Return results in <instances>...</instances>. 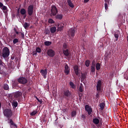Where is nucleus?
<instances>
[{
	"label": "nucleus",
	"instance_id": "nucleus-9",
	"mask_svg": "<svg viewBox=\"0 0 128 128\" xmlns=\"http://www.w3.org/2000/svg\"><path fill=\"white\" fill-rule=\"evenodd\" d=\"M85 110L88 112L89 116H90L92 112V109L88 104L85 106Z\"/></svg>",
	"mask_w": 128,
	"mask_h": 128
},
{
	"label": "nucleus",
	"instance_id": "nucleus-22",
	"mask_svg": "<svg viewBox=\"0 0 128 128\" xmlns=\"http://www.w3.org/2000/svg\"><path fill=\"white\" fill-rule=\"evenodd\" d=\"M50 32L51 34H54L56 32V27L52 26L50 28Z\"/></svg>",
	"mask_w": 128,
	"mask_h": 128
},
{
	"label": "nucleus",
	"instance_id": "nucleus-37",
	"mask_svg": "<svg viewBox=\"0 0 128 128\" xmlns=\"http://www.w3.org/2000/svg\"><path fill=\"white\" fill-rule=\"evenodd\" d=\"M23 26H24V28L26 30V28H28V26H30V24H28V22H26L23 24Z\"/></svg>",
	"mask_w": 128,
	"mask_h": 128
},
{
	"label": "nucleus",
	"instance_id": "nucleus-14",
	"mask_svg": "<svg viewBox=\"0 0 128 128\" xmlns=\"http://www.w3.org/2000/svg\"><path fill=\"white\" fill-rule=\"evenodd\" d=\"M62 52L65 56H70V51L68 49L62 50Z\"/></svg>",
	"mask_w": 128,
	"mask_h": 128
},
{
	"label": "nucleus",
	"instance_id": "nucleus-19",
	"mask_svg": "<svg viewBox=\"0 0 128 128\" xmlns=\"http://www.w3.org/2000/svg\"><path fill=\"white\" fill-rule=\"evenodd\" d=\"M86 75L84 73H81V79L80 80L82 82L84 80H86Z\"/></svg>",
	"mask_w": 128,
	"mask_h": 128
},
{
	"label": "nucleus",
	"instance_id": "nucleus-17",
	"mask_svg": "<svg viewBox=\"0 0 128 128\" xmlns=\"http://www.w3.org/2000/svg\"><path fill=\"white\" fill-rule=\"evenodd\" d=\"M18 84L20 83L18 81H13L12 82V88H16L18 86Z\"/></svg>",
	"mask_w": 128,
	"mask_h": 128
},
{
	"label": "nucleus",
	"instance_id": "nucleus-41",
	"mask_svg": "<svg viewBox=\"0 0 128 128\" xmlns=\"http://www.w3.org/2000/svg\"><path fill=\"white\" fill-rule=\"evenodd\" d=\"M36 52H38L39 54L42 52V49H40V48H36Z\"/></svg>",
	"mask_w": 128,
	"mask_h": 128
},
{
	"label": "nucleus",
	"instance_id": "nucleus-49",
	"mask_svg": "<svg viewBox=\"0 0 128 128\" xmlns=\"http://www.w3.org/2000/svg\"><path fill=\"white\" fill-rule=\"evenodd\" d=\"M105 2H108V4H110V0H104Z\"/></svg>",
	"mask_w": 128,
	"mask_h": 128
},
{
	"label": "nucleus",
	"instance_id": "nucleus-12",
	"mask_svg": "<svg viewBox=\"0 0 128 128\" xmlns=\"http://www.w3.org/2000/svg\"><path fill=\"white\" fill-rule=\"evenodd\" d=\"M73 68L76 76H78V74H80V68H78V65H75Z\"/></svg>",
	"mask_w": 128,
	"mask_h": 128
},
{
	"label": "nucleus",
	"instance_id": "nucleus-18",
	"mask_svg": "<svg viewBox=\"0 0 128 128\" xmlns=\"http://www.w3.org/2000/svg\"><path fill=\"white\" fill-rule=\"evenodd\" d=\"M22 96V94L20 92H17L14 94V98H20V96Z\"/></svg>",
	"mask_w": 128,
	"mask_h": 128
},
{
	"label": "nucleus",
	"instance_id": "nucleus-4",
	"mask_svg": "<svg viewBox=\"0 0 128 128\" xmlns=\"http://www.w3.org/2000/svg\"><path fill=\"white\" fill-rule=\"evenodd\" d=\"M18 82L20 84H28V78L26 77L20 76L18 79Z\"/></svg>",
	"mask_w": 128,
	"mask_h": 128
},
{
	"label": "nucleus",
	"instance_id": "nucleus-32",
	"mask_svg": "<svg viewBox=\"0 0 128 128\" xmlns=\"http://www.w3.org/2000/svg\"><path fill=\"white\" fill-rule=\"evenodd\" d=\"M4 90H8L10 89V88H8V84H4V86H3Z\"/></svg>",
	"mask_w": 128,
	"mask_h": 128
},
{
	"label": "nucleus",
	"instance_id": "nucleus-25",
	"mask_svg": "<svg viewBox=\"0 0 128 128\" xmlns=\"http://www.w3.org/2000/svg\"><path fill=\"white\" fill-rule=\"evenodd\" d=\"M18 38H22V40L24 39V33L22 32H20V34H18Z\"/></svg>",
	"mask_w": 128,
	"mask_h": 128
},
{
	"label": "nucleus",
	"instance_id": "nucleus-35",
	"mask_svg": "<svg viewBox=\"0 0 128 128\" xmlns=\"http://www.w3.org/2000/svg\"><path fill=\"white\" fill-rule=\"evenodd\" d=\"M96 68V70H100V63H97Z\"/></svg>",
	"mask_w": 128,
	"mask_h": 128
},
{
	"label": "nucleus",
	"instance_id": "nucleus-44",
	"mask_svg": "<svg viewBox=\"0 0 128 128\" xmlns=\"http://www.w3.org/2000/svg\"><path fill=\"white\" fill-rule=\"evenodd\" d=\"M108 2H106L104 4V8H105V10H108Z\"/></svg>",
	"mask_w": 128,
	"mask_h": 128
},
{
	"label": "nucleus",
	"instance_id": "nucleus-51",
	"mask_svg": "<svg viewBox=\"0 0 128 128\" xmlns=\"http://www.w3.org/2000/svg\"><path fill=\"white\" fill-rule=\"evenodd\" d=\"M2 60L0 59V66H4V65H2Z\"/></svg>",
	"mask_w": 128,
	"mask_h": 128
},
{
	"label": "nucleus",
	"instance_id": "nucleus-28",
	"mask_svg": "<svg viewBox=\"0 0 128 128\" xmlns=\"http://www.w3.org/2000/svg\"><path fill=\"white\" fill-rule=\"evenodd\" d=\"M20 13L22 14H26V9L22 8L20 10Z\"/></svg>",
	"mask_w": 128,
	"mask_h": 128
},
{
	"label": "nucleus",
	"instance_id": "nucleus-53",
	"mask_svg": "<svg viewBox=\"0 0 128 128\" xmlns=\"http://www.w3.org/2000/svg\"><path fill=\"white\" fill-rule=\"evenodd\" d=\"M90 0H84V3L86 4V2H88Z\"/></svg>",
	"mask_w": 128,
	"mask_h": 128
},
{
	"label": "nucleus",
	"instance_id": "nucleus-59",
	"mask_svg": "<svg viewBox=\"0 0 128 128\" xmlns=\"http://www.w3.org/2000/svg\"><path fill=\"white\" fill-rule=\"evenodd\" d=\"M1 108H2V103L0 102V110Z\"/></svg>",
	"mask_w": 128,
	"mask_h": 128
},
{
	"label": "nucleus",
	"instance_id": "nucleus-56",
	"mask_svg": "<svg viewBox=\"0 0 128 128\" xmlns=\"http://www.w3.org/2000/svg\"><path fill=\"white\" fill-rule=\"evenodd\" d=\"M22 16H24V18H26V14H23Z\"/></svg>",
	"mask_w": 128,
	"mask_h": 128
},
{
	"label": "nucleus",
	"instance_id": "nucleus-6",
	"mask_svg": "<svg viewBox=\"0 0 128 128\" xmlns=\"http://www.w3.org/2000/svg\"><path fill=\"white\" fill-rule=\"evenodd\" d=\"M28 12L30 16H32V14H34V6L33 5H30L28 6Z\"/></svg>",
	"mask_w": 128,
	"mask_h": 128
},
{
	"label": "nucleus",
	"instance_id": "nucleus-58",
	"mask_svg": "<svg viewBox=\"0 0 128 128\" xmlns=\"http://www.w3.org/2000/svg\"><path fill=\"white\" fill-rule=\"evenodd\" d=\"M36 100H38V102L39 101L40 99L38 97L36 96Z\"/></svg>",
	"mask_w": 128,
	"mask_h": 128
},
{
	"label": "nucleus",
	"instance_id": "nucleus-45",
	"mask_svg": "<svg viewBox=\"0 0 128 128\" xmlns=\"http://www.w3.org/2000/svg\"><path fill=\"white\" fill-rule=\"evenodd\" d=\"M2 10H6L8 8L6 6H3L2 7Z\"/></svg>",
	"mask_w": 128,
	"mask_h": 128
},
{
	"label": "nucleus",
	"instance_id": "nucleus-8",
	"mask_svg": "<svg viewBox=\"0 0 128 128\" xmlns=\"http://www.w3.org/2000/svg\"><path fill=\"white\" fill-rule=\"evenodd\" d=\"M96 90L98 92H100L102 88V80H98L96 84Z\"/></svg>",
	"mask_w": 128,
	"mask_h": 128
},
{
	"label": "nucleus",
	"instance_id": "nucleus-36",
	"mask_svg": "<svg viewBox=\"0 0 128 128\" xmlns=\"http://www.w3.org/2000/svg\"><path fill=\"white\" fill-rule=\"evenodd\" d=\"M70 86L72 88H74V90L76 88V84H74V82H70Z\"/></svg>",
	"mask_w": 128,
	"mask_h": 128
},
{
	"label": "nucleus",
	"instance_id": "nucleus-39",
	"mask_svg": "<svg viewBox=\"0 0 128 128\" xmlns=\"http://www.w3.org/2000/svg\"><path fill=\"white\" fill-rule=\"evenodd\" d=\"M18 39L16 38L13 40V44H18Z\"/></svg>",
	"mask_w": 128,
	"mask_h": 128
},
{
	"label": "nucleus",
	"instance_id": "nucleus-54",
	"mask_svg": "<svg viewBox=\"0 0 128 128\" xmlns=\"http://www.w3.org/2000/svg\"><path fill=\"white\" fill-rule=\"evenodd\" d=\"M11 60H14V56H11Z\"/></svg>",
	"mask_w": 128,
	"mask_h": 128
},
{
	"label": "nucleus",
	"instance_id": "nucleus-5",
	"mask_svg": "<svg viewBox=\"0 0 128 128\" xmlns=\"http://www.w3.org/2000/svg\"><path fill=\"white\" fill-rule=\"evenodd\" d=\"M47 54L50 58H54L56 56V52L52 49H48L47 50Z\"/></svg>",
	"mask_w": 128,
	"mask_h": 128
},
{
	"label": "nucleus",
	"instance_id": "nucleus-50",
	"mask_svg": "<svg viewBox=\"0 0 128 128\" xmlns=\"http://www.w3.org/2000/svg\"><path fill=\"white\" fill-rule=\"evenodd\" d=\"M3 6H4V4H2V2H0V8H2Z\"/></svg>",
	"mask_w": 128,
	"mask_h": 128
},
{
	"label": "nucleus",
	"instance_id": "nucleus-38",
	"mask_svg": "<svg viewBox=\"0 0 128 128\" xmlns=\"http://www.w3.org/2000/svg\"><path fill=\"white\" fill-rule=\"evenodd\" d=\"M100 92H98V91H97V92H96V100H100Z\"/></svg>",
	"mask_w": 128,
	"mask_h": 128
},
{
	"label": "nucleus",
	"instance_id": "nucleus-1",
	"mask_svg": "<svg viewBox=\"0 0 128 128\" xmlns=\"http://www.w3.org/2000/svg\"><path fill=\"white\" fill-rule=\"evenodd\" d=\"M10 56V49L8 47H4L2 50V52L0 54V56L4 58H8Z\"/></svg>",
	"mask_w": 128,
	"mask_h": 128
},
{
	"label": "nucleus",
	"instance_id": "nucleus-62",
	"mask_svg": "<svg viewBox=\"0 0 128 128\" xmlns=\"http://www.w3.org/2000/svg\"><path fill=\"white\" fill-rule=\"evenodd\" d=\"M14 32H17L16 29V28H14Z\"/></svg>",
	"mask_w": 128,
	"mask_h": 128
},
{
	"label": "nucleus",
	"instance_id": "nucleus-11",
	"mask_svg": "<svg viewBox=\"0 0 128 128\" xmlns=\"http://www.w3.org/2000/svg\"><path fill=\"white\" fill-rule=\"evenodd\" d=\"M68 34L69 36H71L72 38H74L76 34V30H74V28H72L70 30L68 31Z\"/></svg>",
	"mask_w": 128,
	"mask_h": 128
},
{
	"label": "nucleus",
	"instance_id": "nucleus-7",
	"mask_svg": "<svg viewBox=\"0 0 128 128\" xmlns=\"http://www.w3.org/2000/svg\"><path fill=\"white\" fill-rule=\"evenodd\" d=\"M66 24V22H62L58 24V31L62 32V30H64V25Z\"/></svg>",
	"mask_w": 128,
	"mask_h": 128
},
{
	"label": "nucleus",
	"instance_id": "nucleus-23",
	"mask_svg": "<svg viewBox=\"0 0 128 128\" xmlns=\"http://www.w3.org/2000/svg\"><path fill=\"white\" fill-rule=\"evenodd\" d=\"M100 110H104V106H106V103L104 102H102L100 104Z\"/></svg>",
	"mask_w": 128,
	"mask_h": 128
},
{
	"label": "nucleus",
	"instance_id": "nucleus-21",
	"mask_svg": "<svg viewBox=\"0 0 128 128\" xmlns=\"http://www.w3.org/2000/svg\"><path fill=\"white\" fill-rule=\"evenodd\" d=\"M63 16H64L62 14H57L56 15V20H62Z\"/></svg>",
	"mask_w": 128,
	"mask_h": 128
},
{
	"label": "nucleus",
	"instance_id": "nucleus-15",
	"mask_svg": "<svg viewBox=\"0 0 128 128\" xmlns=\"http://www.w3.org/2000/svg\"><path fill=\"white\" fill-rule=\"evenodd\" d=\"M10 124L11 128H18V126H16V124L14 122V121H12V119H10Z\"/></svg>",
	"mask_w": 128,
	"mask_h": 128
},
{
	"label": "nucleus",
	"instance_id": "nucleus-33",
	"mask_svg": "<svg viewBox=\"0 0 128 128\" xmlns=\"http://www.w3.org/2000/svg\"><path fill=\"white\" fill-rule=\"evenodd\" d=\"M36 114H38V110H34L30 114V115L31 116H36Z\"/></svg>",
	"mask_w": 128,
	"mask_h": 128
},
{
	"label": "nucleus",
	"instance_id": "nucleus-34",
	"mask_svg": "<svg viewBox=\"0 0 128 128\" xmlns=\"http://www.w3.org/2000/svg\"><path fill=\"white\" fill-rule=\"evenodd\" d=\"M45 46H50V44H52V42H50V41H46L44 42Z\"/></svg>",
	"mask_w": 128,
	"mask_h": 128
},
{
	"label": "nucleus",
	"instance_id": "nucleus-16",
	"mask_svg": "<svg viewBox=\"0 0 128 128\" xmlns=\"http://www.w3.org/2000/svg\"><path fill=\"white\" fill-rule=\"evenodd\" d=\"M70 69L68 68V66L66 64L64 66V73L66 74V76H68V74H70Z\"/></svg>",
	"mask_w": 128,
	"mask_h": 128
},
{
	"label": "nucleus",
	"instance_id": "nucleus-13",
	"mask_svg": "<svg viewBox=\"0 0 128 128\" xmlns=\"http://www.w3.org/2000/svg\"><path fill=\"white\" fill-rule=\"evenodd\" d=\"M64 94L65 96L70 98V96H72V92H70L69 90H64Z\"/></svg>",
	"mask_w": 128,
	"mask_h": 128
},
{
	"label": "nucleus",
	"instance_id": "nucleus-60",
	"mask_svg": "<svg viewBox=\"0 0 128 128\" xmlns=\"http://www.w3.org/2000/svg\"><path fill=\"white\" fill-rule=\"evenodd\" d=\"M16 16H20V14L17 13Z\"/></svg>",
	"mask_w": 128,
	"mask_h": 128
},
{
	"label": "nucleus",
	"instance_id": "nucleus-57",
	"mask_svg": "<svg viewBox=\"0 0 128 128\" xmlns=\"http://www.w3.org/2000/svg\"><path fill=\"white\" fill-rule=\"evenodd\" d=\"M16 32V34H20V32H18V31H16V32Z\"/></svg>",
	"mask_w": 128,
	"mask_h": 128
},
{
	"label": "nucleus",
	"instance_id": "nucleus-31",
	"mask_svg": "<svg viewBox=\"0 0 128 128\" xmlns=\"http://www.w3.org/2000/svg\"><path fill=\"white\" fill-rule=\"evenodd\" d=\"M12 106H14V108H16V106H18V102L13 101V102H12Z\"/></svg>",
	"mask_w": 128,
	"mask_h": 128
},
{
	"label": "nucleus",
	"instance_id": "nucleus-48",
	"mask_svg": "<svg viewBox=\"0 0 128 128\" xmlns=\"http://www.w3.org/2000/svg\"><path fill=\"white\" fill-rule=\"evenodd\" d=\"M78 94L79 98H82V92H78Z\"/></svg>",
	"mask_w": 128,
	"mask_h": 128
},
{
	"label": "nucleus",
	"instance_id": "nucleus-52",
	"mask_svg": "<svg viewBox=\"0 0 128 128\" xmlns=\"http://www.w3.org/2000/svg\"><path fill=\"white\" fill-rule=\"evenodd\" d=\"M38 102L40 103V104H42V100H39Z\"/></svg>",
	"mask_w": 128,
	"mask_h": 128
},
{
	"label": "nucleus",
	"instance_id": "nucleus-26",
	"mask_svg": "<svg viewBox=\"0 0 128 128\" xmlns=\"http://www.w3.org/2000/svg\"><path fill=\"white\" fill-rule=\"evenodd\" d=\"M90 70L91 72H92L93 74H96V67H94V66H91Z\"/></svg>",
	"mask_w": 128,
	"mask_h": 128
},
{
	"label": "nucleus",
	"instance_id": "nucleus-29",
	"mask_svg": "<svg viewBox=\"0 0 128 128\" xmlns=\"http://www.w3.org/2000/svg\"><path fill=\"white\" fill-rule=\"evenodd\" d=\"M79 91L80 92H84V86H82V84H80V85Z\"/></svg>",
	"mask_w": 128,
	"mask_h": 128
},
{
	"label": "nucleus",
	"instance_id": "nucleus-3",
	"mask_svg": "<svg viewBox=\"0 0 128 128\" xmlns=\"http://www.w3.org/2000/svg\"><path fill=\"white\" fill-rule=\"evenodd\" d=\"M58 12V8L54 5H52L51 6V13L50 16H56Z\"/></svg>",
	"mask_w": 128,
	"mask_h": 128
},
{
	"label": "nucleus",
	"instance_id": "nucleus-30",
	"mask_svg": "<svg viewBox=\"0 0 128 128\" xmlns=\"http://www.w3.org/2000/svg\"><path fill=\"white\" fill-rule=\"evenodd\" d=\"M90 60H86L85 62V66L88 68L90 66Z\"/></svg>",
	"mask_w": 128,
	"mask_h": 128
},
{
	"label": "nucleus",
	"instance_id": "nucleus-43",
	"mask_svg": "<svg viewBox=\"0 0 128 128\" xmlns=\"http://www.w3.org/2000/svg\"><path fill=\"white\" fill-rule=\"evenodd\" d=\"M76 116V111L72 112V116L74 117V116Z\"/></svg>",
	"mask_w": 128,
	"mask_h": 128
},
{
	"label": "nucleus",
	"instance_id": "nucleus-55",
	"mask_svg": "<svg viewBox=\"0 0 128 128\" xmlns=\"http://www.w3.org/2000/svg\"><path fill=\"white\" fill-rule=\"evenodd\" d=\"M36 52H36V51H34V52H33V54H35V56L36 55Z\"/></svg>",
	"mask_w": 128,
	"mask_h": 128
},
{
	"label": "nucleus",
	"instance_id": "nucleus-10",
	"mask_svg": "<svg viewBox=\"0 0 128 128\" xmlns=\"http://www.w3.org/2000/svg\"><path fill=\"white\" fill-rule=\"evenodd\" d=\"M40 73L42 76H44V78H46V75L48 74V69L46 68L45 70H41L40 71Z\"/></svg>",
	"mask_w": 128,
	"mask_h": 128
},
{
	"label": "nucleus",
	"instance_id": "nucleus-42",
	"mask_svg": "<svg viewBox=\"0 0 128 128\" xmlns=\"http://www.w3.org/2000/svg\"><path fill=\"white\" fill-rule=\"evenodd\" d=\"M114 37L116 38V41H118V36H119L118 33L116 32L114 34Z\"/></svg>",
	"mask_w": 128,
	"mask_h": 128
},
{
	"label": "nucleus",
	"instance_id": "nucleus-63",
	"mask_svg": "<svg viewBox=\"0 0 128 128\" xmlns=\"http://www.w3.org/2000/svg\"><path fill=\"white\" fill-rule=\"evenodd\" d=\"M17 14H20V10H18V12H17Z\"/></svg>",
	"mask_w": 128,
	"mask_h": 128
},
{
	"label": "nucleus",
	"instance_id": "nucleus-46",
	"mask_svg": "<svg viewBox=\"0 0 128 128\" xmlns=\"http://www.w3.org/2000/svg\"><path fill=\"white\" fill-rule=\"evenodd\" d=\"M50 30H46V31H45V34H50Z\"/></svg>",
	"mask_w": 128,
	"mask_h": 128
},
{
	"label": "nucleus",
	"instance_id": "nucleus-24",
	"mask_svg": "<svg viewBox=\"0 0 128 128\" xmlns=\"http://www.w3.org/2000/svg\"><path fill=\"white\" fill-rule=\"evenodd\" d=\"M93 122L95 124H100V120L98 118H94L93 119Z\"/></svg>",
	"mask_w": 128,
	"mask_h": 128
},
{
	"label": "nucleus",
	"instance_id": "nucleus-20",
	"mask_svg": "<svg viewBox=\"0 0 128 128\" xmlns=\"http://www.w3.org/2000/svg\"><path fill=\"white\" fill-rule=\"evenodd\" d=\"M67 2L68 4V6H70V8H74V4L72 2V0H67Z\"/></svg>",
	"mask_w": 128,
	"mask_h": 128
},
{
	"label": "nucleus",
	"instance_id": "nucleus-27",
	"mask_svg": "<svg viewBox=\"0 0 128 128\" xmlns=\"http://www.w3.org/2000/svg\"><path fill=\"white\" fill-rule=\"evenodd\" d=\"M68 44L64 43L63 46H62V50H68Z\"/></svg>",
	"mask_w": 128,
	"mask_h": 128
},
{
	"label": "nucleus",
	"instance_id": "nucleus-2",
	"mask_svg": "<svg viewBox=\"0 0 128 128\" xmlns=\"http://www.w3.org/2000/svg\"><path fill=\"white\" fill-rule=\"evenodd\" d=\"M4 116H6V118H12V110L6 108L4 110Z\"/></svg>",
	"mask_w": 128,
	"mask_h": 128
},
{
	"label": "nucleus",
	"instance_id": "nucleus-47",
	"mask_svg": "<svg viewBox=\"0 0 128 128\" xmlns=\"http://www.w3.org/2000/svg\"><path fill=\"white\" fill-rule=\"evenodd\" d=\"M81 118H82L83 120H86V116L84 114H82Z\"/></svg>",
	"mask_w": 128,
	"mask_h": 128
},
{
	"label": "nucleus",
	"instance_id": "nucleus-40",
	"mask_svg": "<svg viewBox=\"0 0 128 128\" xmlns=\"http://www.w3.org/2000/svg\"><path fill=\"white\" fill-rule=\"evenodd\" d=\"M48 22L49 24H54V20L52 18H49Z\"/></svg>",
	"mask_w": 128,
	"mask_h": 128
},
{
	"label": "nucleus",
	"instance_id": "nucleus-64",
	"mask_svg": "<svg viewBox=\"0 0 128 128\" xmlns=\"http://www.w3.org/2000/svg\"><path fill=\"white\" fill-rule=\"evenodd\" d=\"M126 79L128 80V77L126 78Z\"/></svg>",
	"mask_w": 128,
	"mask_h": 128
},
{
	"label": "nucleus",
	"instance_id": "nucleus-61",
	"mask_svg": "<svg viewBox=\"0 0 128 128\" xmlns=\"http://www.w3.org/2000/svg\"><path fill=\"white\" fill-rule=\"evenodd\" d=\"M94 62H96V61H94V60L92 62V64H94Z\"/></svg>",
	"mask_w": 128,
	"mask_h": 128
}]
</instances>
